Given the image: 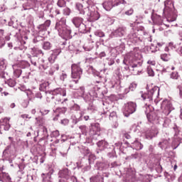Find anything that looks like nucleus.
<instances>
[{"instance_id":"1","label":"nucleus","mask_w":182,"mask_h":182,"mask_svg":"<svg viewBox=\"0 0 182 182\" xmlns=\"http://www.w3.org/2000/svg\"><path fill=\"white\" fill-rule=\"evenodd\" d=\"M160 93V88L159 87H154L150 90H148L145 94L141 95L144 103L146 105L145 113L146 114V117L148 121L150 123H159V116L157 115V112L154 111H150V105L153 103V97L155 96L156 97H159V95Z\"/></svg>"},{"instance_id":"2","label":"nucleus","mask_w":182,"mask_h":182,"mask_svg":"<svg viewBox=\"0 0 182 182\" xmlns=\"http://www.w3.org/2000/svg\"><path fill=\"white\" fill-rule=\"evenodd\" d=\"M65 96H66V89L59 87L53 90L51 93L48 94L46 100L49 103H54L53 106L63 105V103L68 102V98L62 99Z\"/></svg>"},{"instance_id":"3","label":"nucleus","mask_w":182,"mask_h":182,"mask_svg":"<svg viewBox=\"0 0 182 182\" xmlns=\"http://www.w3.org/2000/svg\"><path fill=\"white\" fill-rule=\"evenodd\" d=\"M55 28L63 39H72V30L66 26V18H62L57 22Z\"/></svg>"},{"instance_id":"4","label":"nucleus","mask_w":182,"mask_h":182,"mask_svg":"<svg viewBox=\"0 0 182 182\" xmlns=\"http://www.w3.org/2000/svg\"><path fill=\"white\" fill-rule=\"evenodd\" d=\"M83 73V70L80 68V65L79 64H73L71 66V77L73 79H76L74 80H71L70 83V87L71 89L75 90L76 87H75L74 85H76L77 82H79V79H80Z\"/></svg>"},{"instance_id":"5","label":"nucleus","mask_w":182,"mask_h":182,"mask_svg":"<svg viewBox=\"0 0 182 182\" xmlns=\"http://www.w3.org/2000/svg\"><path fill=\"white\" fill-rule=\"evenodd\" d=\"M31 64L28 61L22 60L12 65L14 70V75L15 77H19L22 75V69H26L29 68Z\"/></svg>"},{"instance_id":"6","label":"nucleus","mask_w":182,"mask_h":182,"mask_svg":"<svg viewBox=\"0 0 182 182\" xmlns=\"http://www.w3.org/2000/svg\"><path fill=\"white\" fill-rule=\"evenodd\" d=\"M141 59V55H140V51L137 50V49H134L133 51H131L125 56L123 63L126 65L127 62H129V65L132 63V62H135V60H140Z\"/></svg>"},{"instance_id":"7","label":"nucleus","mask_w":182,"mask_h":182,"mask_svg":"<svg viewBox=\"0 0 182 182\" xmlns=\"http://www.w3.org/2000/svg\"><path fill=\"white\" fill-rule=\"evenodd\" d=\"M127 2L124 0H108L102 4L105 11H111L112 8L120 6V5H126Z\"/></svg>"},{"instance_id":"8","label":"nucleus","mask_w":182,"mask_h":182,"mask_svg":"<svg viewBox=\"0 0 182 182\" xmlns=\"http://www.w3.org/2000/svg\"><path fill=\"white\" fill-rule=\"evenodd\" d=\"M83 18L75 16L72 18V22L75 28H78L80 33H86V25L83 23Z\"/></svg>"},{"instance_id":"9","label":"nucleus","mask_w":182,"mask_h":182,"mask_svg":"<svg viewBox=\"0 0 182 182\" xmlns=\"http://www.w3.org/2000/svg\"><path fill=\"white\" fill-rule=\"evenodd\" d=\"M137 105L133 102H127L124 105L123 108V113L125 117H129L130 114H133L136 112Z\"/></svg>"},{"instance_id":"10","label":"nucleus","mask_w":182,"mask_h":182,"mask_svg":"<svg viewBox=\"0 0 182 182\" xmlns=\"http://www.w3.org/2000/svg\"><path fill=\"white\" fill-rule=\"evenodd\" d=\"M100 126L98 123L92 124L90 128V134L92 137V140H97V137H100Z\"/></svg>"},{"instance_id":"11","label":"nucleus","mask_w":182,"mask_h":182,"mask_svg":"<svg viewBox=\"0 0 182 182\" xmlns=\"http://www.w3.org/2000/svg\"><path fill=\"white\" fill-rule=\"evenodd\" d=\"M129 70L132 75H139L141 73V63L137 60L132 62L129 65Z\"/></svg>"},{"instance_id":"12","label":"nucleus","mask_w":182,"mask_h":182,"mask_svg":"<svg viewBox=\"0 0 182 182\" xmlns=\"http://www.w3.org/2000/svg\"><path fill=\"white\" fill-rule=\"evenodd\" d=\"M162 109H164L163 112L166 116H168L169 113H171V111L173 110V105L171 102L168 100H164L161 105Z\"/></svg>"},{"instance_id":"13","label":"nucleus","mask_w":182,"mask_h":182,"mask_svg":"<svg viewBox=\"0 0 182 182\" xmlns=\"http://www.w3.org/2000/svg\"><path fill=\"white\" fill-rule=\"evenodd\" d=\"M173 8H174V3L173 0L165 1L164 9V15H168V14H170V12L173 11Z\"/></svg>"},{"instance_id":"14","label":"nucleus","mask_w":182,"mask_h":182,"mask_svg":"<svg viewBox=\"0 0 182 182\" xmlns=\"http://www.w3.org/2000/svg\"><path fill=\"white\" fill-rule=\"evenodd\" d=\"M58 175L60 180H69L70 178H75V176L70 174V171H69V169L68 168L60 171Z\"/></svg>"},{"instance_id":"15","label":"nucleus","mask_w":182,"mask_h":182,"mask_svg":"<svg viewBox=\"0 0 182 182\" xmlns=\"http://www.w3.org/2000/svg\"><path fill=\"white\" fill-rule=\"evenodd\" d=\"M159 134V129L153 127L149 131H146L145 134L146 139L151 140L154 137H156Z\"/></svg>"},{"instance_id":"16","label":"nucleus","mask_w":182,"mask_h":182,"mask_svg":"<svg viewBox=\"0 0 182 182\" xmlns=\"http://www.w3.org/2000/svg\"><path fill=\"white\" fill-rule=\"evenodd\" d=\"M9 120L11 118L6 117L4 119H0V129L4 128V130L8 132L11 129V124H9Z\"/></svg>"},{"instance_id":"17","label":"nucleus","mask_w":182,"mask_h":182,"mask_svg":"<svg viewBox=\"0 0 182 182\" xmlns=\"http://www.w3.org/2000/svg\"><path fill=\"white\" fill-rule=\"evenodd\" d=\"M83 112H76L75 114H73L71 116V120L73 123V124H77L80 120H82V117H83Z\"/></svg>"},{"instance_id":"18","label":"nucleus","mask_w":182,"mask_h":182,"mask_svg":"<svg viewBox=\"0 0 182 182\" xmlns=\"http://www.w3.org/2000/svg\"><path fill=\"white\" fill-rule=\"evenodd\" d=\"M52 174H53V170L50 169V171L47 173H42L43 182H52Z\"/></svg>"},{"instance_id":"19","label":"nucleus","mask_w":182,"mask_h":182,"mask_svg":"<svg viewBox=\"0 0 182 182\" xmlns=\"http://www.w3.org/2000/svg\"><path fill=\"white\" fill-rule=\"evenodd\" d=\"M49 26H50V20H47L44 23L38 26V31L39 32H46Z\"/></svg>"},{"instance_id":"20","label":"nucleus","mask_w":182,"mask_h":182,"mask_svg":"<svg viewBox=\"0 0 182 182\" xmlns=\"http://www.w3.org/2000/svg\"><path fill=\"white\" fill-rule=\"evenodd\" d=\"M165 45L164 43H157V46L151 44L150 49L151 50V52H157V50H161V48H164Z\"/></svg>"},{"instance_id":"21","label":"nucleus","mask_w":182,"mask_h":182,"mask_svg":"<svg viewBox=\"0 0 182 182\" xmlns=\"http://www.w3.org/2000/svg\"><path fill=\"white\" fill-rule=\"evenodd\" d=\"M100 18V14L99 12L94 11H91L90 14V19L92 22H95V21H98Z\"/></svg>"},{"instance_id":"22","label":"nucleus","mask_w":182,"mask_h":182,"mask_svg":"<svg viewBox=\"0 0 182 182\" xmlns=\"http://www.w3.org/2000/svg\"><path fill=\"white\" fill-rule=\"evenodd\" d=\"M83 97H84V100H85V102H90V100H92V99H93V97H97V92H94L93 94H92V92H88V93L84 95Z\"/></svg>"},{"instance_id":"23","label":"nucleus","mask_w":182,"mask_h":182,"mask_svg":"<svg viewBox=\"0 0 182 182\" xmlns=\"http://www.w3.org/2000/svg\"><path fill=\"white\" fill-rule=\"evenodd\" d=\"M0 181H11L9 175L2 171V170H0Z\"/></svg>"},{"instance_id":"24","label":"nucleus","mask_w":182,"mask_h":182,"mask_svg":"<svg viewBox=\"0 0 182 182\" xmlns=\"http://www.w3.org/2000/svg\"><path fill=\"white\" fill-rule=\"evenodd\" d=\"M95 167L96 170L103 171V170H106V168H107V165L103 162H97Z\"/></svg>"},{"instance_id":"25","label":"nucleus","mask_w":182,"mask_h":182,"mask_svg":"<svg viewBox=\"0 0 182 182\" xmlns=\"http://www.w3.org/2000/svg\"><path fill=\"white\" fill-rule=\"evenodd\" d=\"M124 35H126V28H125L121 27L114 31L115 36L122 37V36H124Z\"/></svg>"},{"instance_id":"26","label":"nucleus","mask_w":182,"mask_h":182,"mask_svg":"<svg viewBox=\"0 0 182 182\" xmlns=\"http://www.w3.org/2000/svg\"><path fill=\"white\" fill-rule=\"evenodd\" d=\"M38 65H39L40 69H43L44 70H46V69H48V63L43 59H40L38 61Z\"/></svg>"},{"instance_id":"27","label":"nucleus","mask_w":182,"mask_h":182,"mask_svg":"<svg viewBox=\"0 0 182 182\" xmlns=\"http://www.w3.org/2000/svg\"><path fill=\"white\" fill-rule=\"evenodd\" d=\"M5 69H6V60L1 59L0 60V75L4 73Z\"/></svg>"},{"instance_id":"28","label":"nucleus","mask_w":182,"mask_h":182,"mask_svg":"<svg viewBox=\"0 0 182 182\" xmlns=\"http://www.w3.org/2000/svg\"><path fill=\"white\" fill-rule=\"evenodd\" d=\"M97 146L100 148V150H105L107 146V142L105 141L101 140L97 143Z\"/></svg>"},{"instance_id":"29","label":"nucleus","mask_w":182,"mask_h":182,"mask_svg":"<svg viewBox=\"0 0 182 182\" xmlns=\"http://www.w3.org/2000/svg\"><path fill=\"white\" fill-rule=\"evenodd\" d=\"M132 147L133 149H135V150H141V149H143V144L138 141H135L132 144Z\"/></svg>"},{"instance_id":"30","label":"nucleus","mask_w":182,"mask_h":182,"mask_svg":"<svg viewBox=\"0 0 182 182\" xmlns=\"http://www.w3.org/2000/svg\"><path fill=\"white\" fill-rule=\"evenodd\" d=\"M30 60H31V63L33 65V66H38V62H39L41 59L38 58V55H34L31 57Z\"/></svg>"},{"instance_id":"31","label":"nucleus","mask_w":182,"mask_h":182,"mask_svg":"<svg viewBox=\"0 0 182 182\" xmlns=\"http://www.w3.org/2000/svg\"><path fill=\"white\" fill-rule=\"evenodd\" d=\"M76 9H77L81 15H85V9H83V4L80 3H77Z\"/></svg>"},{"instance_id":"32","label":"nucleus","mask_w":182,"mask_h":182,"mask_svg":"<svg viewBox=\"0 0 182 182\" xmlns=\"http://www.w3.org/2000/svg\"><path fill=\"white\" fill-rule=\"evenodd\" d=\"M5 46V39L4 38V30H0V48Z\"/></svg>"},{"instance_id":"33","label":"nucleus","mask_w":182,"mask_h":182,"mask_svg":"<svg viewBox=\"0 0 182 182\" xmlns=\"http://www.w3.org/2000/svg\"><path fill=\"white\" fill-rule=\"evenodd\" d=\"M137 38V34L136 33V31L134 30H132L129 34H128V39H130L131 41H136V38Z\"/></svg>"},{"instance_id":"34","label":"nucleus","mask_w":182,"mask_h":182,"mask_svg":"<svg viewBox=\"0 0 182 182\" xmlns=\"http://www.w3.org/2000/svg\"><path fill=\"white\" fill-rule=\"evenodd\" d=\"M52 48V44L49 41H46L43 44V49L45 50H50V48Z\"/></svg>"},{"instance_id":"35","label":"nucleus","mask_w":182,"mask_h":182,"mask_svg":"<svg viewBox=\"0 0 182 182\" xmlns=\"http://www.w3.org/2000/svg\"><path fill=\"white\" fill-rule=\"evenodd\" d=\"M48 87H49V82H43L40 85V90H41V92H45V90H48Z\"/></svg>"},{"instance_id":"36","label":"nucleus","mask_w":182,"mask_h":182,"mask_svg":"<svg viewBox=\"0 0 182 182\" xmlns=\"http://www.w3.org/2000/svg\"><path fill=\"white\" fill-rule=\"evenodd\" d=\"M109 120L117 122V114H116V112H112L109 114Z\"/></svg>"},{"instance_id":"37","label":"nucleus","mask_w":182,"mask_h":182,"mask_svg":"<svg viewBox=\"0 0 182 182\" xmlns=\"http://www.w3.org/2000/svg\"><path fill=\"white\" fill-rule=\"evenodd\" d=\"M161 59L163 60L164 62H168V60H170V54H161Z\"/></svg>"},{"instance_id":"38","label":"nucleus","mask_w":182,"mask_h":182,"mask_svg":"<svg viewBox=\"0 0 182 182\" xmlns=\"http://www.w3.org/2000/svg\"><path fill=\"white\" fill-rule=\"evenodd\" d=\"M15 22H18V20H16L15 17L12 16L11 18V21L9 22V26H13V28H16V26H14Z\"/></svg>"},{"instance_id":"39","label":"nucleus","mask_w":182,"mask_h":182,"mask_svg":"<svg viewBox=\"0 0 182 182\" xmlns=\"http://www.w3.org/2000/svg\"><path fill=\"white\" fill-rule=\"evenodd\" d=\"M95 36H99V38L105 37V33L100 30H97L95 31Z\"/></svg>"},{"instance_id":"40","label":"nucleus","mask_w":182,"mask_h":182,"mask_svg":"<svg viewBox=\"0 0 182 182\" xmlns=\"http://www.w3.org/2000/svg\"><path fill=\"white\" fill-rule=\"evenodd\" d=\"M147 73L149 76H154V71L153 70V68L150 65H149L147 68Z\"/></svg>"},{"instance_id":"41","label":"nucleus","mask_w":182,"mask_h":182,"mask_svg":"<svg viewBox=\"0 0 182 182\" xmlns=\"http://www.w3.org/2000/svg\"><path fill=\"white\" fill-rule=\"evenodd\" d=\"M57 5L60 8H63L64 6H66V1H65V0H58Z\"/></svg>"},{"instance_id":"42","label":"nucleus","mask_w":182,"mask_h":182,"mask_svg":"<svg viewBox=\"0 0 182 182\" xmlns=\"http://www.w3.org/2000/svg\"><path fill=\"white\" fill-rule=\"evenodd\" d=\"M168 144V141L166 139V140H163L162 141H160L158 145L159 147L163 149V147H165V146H167Z\"/></svg>"},{"instance_id":"43","label":"nucleus","mask_w":182,"mask_h":182,"mask_svg":"<svg viewBox=\"0 0 182 182\" xmlns=\"http://www.w3.org/2000/svg\"><path fill=\"white\" fill-rule=\"evenodd\" d=\"M68 109L66 107L57 108L56 112L58 113H66Z\"/></svg>"},{"instance_id":"44","label":"nucleus","mask_w":182,"mask_h":182,"mask_svg":"<svg viewBox=\"0 0 182 182\" xmlns=\"http://www.w3.org/2000/svg\"><path fill=\"white\" fill-rule=\"evenodd\" d=\"M63 15H65L67 16H69V15H70V9L65 7L63 9Z\"/></svg>"},{"instance_id":"45","label":"nucleus","mask_w":182,"mask_h":182,"mask_svg":"<svg viewBox=\"0 0 182 182\" xmlns=\"http://www.w3.org/2000/svg\"><path fill=\"white\" fill-rule=\"evenodd\" d=\"M60 52H62V50L60 49H55L54 50H53V55H54L56 58L58 57V55L60 54Z\"/></svg>"},{"instance_id":"46","label":"nucleus","mask_w":182,"mask_h":182,"mask_svg":"<svg viewBox=\"0 0 182 182\" xmlns=\"http://www.w3.org/2000/svg\"><path fill=\"white\" fill-rule=\"evenodd\" d=\"M7 83L10 87H14L16 85V82L14 80H9Z\"/></svg>"},{"instance_id":"47","label":"nucleus","mask_w":182,"mask_h":182,"mask_svg":"<svg viewBox=\"0 0 182 182\" xmlns=\"http://www.w3.org/2000/svg\"><path fill=\"white\" fill-rule=\"evenodd\" d=\"M56 57L53 54H51V55L48 58V61L50 62V63H53Z\"/></svg>"},{"instance_id":"48","label":"nucleus","mask_w":182,"mask_h":182,"mask_svg":"<svg viewBox=\"0 0 182 182\" xmlns=\"http://www.w3.org/2000/svg\"><path fill=\"white\" fill-rule=\"evenodd\" d=\"M60 123L63 124V126H68V124H69V119H61Z\"/></svg>"},{"instance_id":"49","label":"nucleus","mask_w":182,"mask_h":182,"mask_svg":"<svg viewBox=\"0 0 182 182\" xmlns=\"http://www.w3.org/2000/svg\"><path fill=\"white\" fill-rule=\"evenodd\" d=\"M60 134H59V131L55 130L53 131L51 134V137H59Z\"/></svg>"},{"instance_id":"50","label":"nucleus","mask_w":182,"mask_h":182,"mask_svg":"<svg viewBox=\"0 0 182 182\" xmlns=\"http://www.w3.org/2000/svg\"><path fill=\"white\" fill-rule=\"evenodd\" d=\"M23 92H26L28 97H31V95H32V91L31 90H25L23 88L21 89Z\"/></svg>"},{"instance_id":"51","label":"nucleus","mask_w":182,"mask_h":182,"mask_svg":"<svg viewBox=\"0 0 182 182\" xmlns=\"http://www.w3.org/2000/svg\"><path fill=\"white\" fill-rule=\"evenodd\" d=\"M136 87H137V85H136L135 83H132L129 85L128 89L129 90H131V92H133V90H134Z\"/></svg>"},{"instance_id":"52","label":"nucleus","mask_w":182,"mask_h":182,"mask_svg":"<svg viewBox=\"0 0 182 182\" xmlns=\"http://www.w3.org/2000/svg\"><path fill=\"white\" fill-rule=\"evenodd\" d=\"M171 79H175V80L178 79V73H172L171 74Z\"/></svg>"},{"instance_id":"53","label":"nucleus","mask_w":182,"mask_h":182,"mask_svg":"<svg viewBox=\"0 0 182 182\" xmlns=\"http://www.w3.org/2000/svg\"><path fill=\"white\" fill-rule=\"evenodd\" d=\"M133 12H134L133 9H130L129 10L125 11V15H127L128 16H130V15H133Z\"/></svg>"},{"instance_id":"54","label":"nucleus","mask_w":182,"mask_h":182,"mask_svg":"<svg viewBox=\"0 0 182 182\" xmlns=\"http://www.w3.org/2000/svg\"><path fill=\"white\" fill-rule=\"evenodd\" d=\"M66 77H68V75H66V73H63L62 75H60V80H65V79H66Z\"/></svg>"},{"instance_id":"55","label":"nucleus","mask_w":182,"mask_h":182,"mask_svg":"<svg viewBox=\"0 0 182 182\" xmlns=\"http://www.w3.org/2000/svg\"><path fill=\"white\" fill-rule=\"evenodd\" d=\"M51 69H52L53 72H55V70H59V65L55 64L54 65H53Z\"/></svg>"},{"instance_id":"56","label":"nucleus","mask_w":182,"mask_h":182,"mask_svg":"<svg viewBox=\"0 0 182 182\" xmlns=\"http://www.w3.org/2000/svg\"><path fill=\"white\" fill-rule=\"evenodd\" d=\"M168 124H170V119H166L164 120V126L165 127H167V126H168Z\"/></svg>"},{"instance_id":"57","label":"nucleus","mask_w":182,"mask_h":182,"mask_svg":"<svg viewBox=\"0 0 182 182\" xmlns=\"http://www.w3.org/2000/svg\"><path fill=\"white\" fill-rule=\"evenodd\" d=\"M79 129H81V132H82V133H85L86 132V126L85 125L80 126Z\"/></svg>"},{"instance_id":"58","label":"nucleus","mask_w":182,"mask_h":182,"mask_svg":"<svg viewBox=\"0 0 182 182\" xmlns=\"http://www.w3.org/2000/svg\"><path fill=\"white\" fill-rule=\"evenodd\" d=\"M147 63L149 66H156V61L149 60Z\"/></svg>"},{"instance_id":"59","label":"nucleus","mask_w":182,"mask_h":182,"mask_svg":"<svg viewBox=\"0 0 182 182\" xmlns=\"http://www.w3.org/2000/svg\"><path fill=\"white\" fill-rule=\"evenodd\" d=\"M36 54L43 56V52L42 51V50H36Z\"/></svg>"},{"instance_id":"60","label":"nucleus","mask_w":182,"mask_h":182,"mask_svg":"<svg viewBox=\"0 0 182 182\" xmlns=\"http://www.w3.org/2000/svg\"><path fill=\"white\" fill-rule=\"evenodd\" d=\"M73 107V109H74L75 110H77V112L79 111V110H80V106H79V105H74Z\"/></svg>"},{"instance_id":"61","label":"nucleus","mask_w":182,"mask_h":182,"mask_svg":"<svg viewBox=\"0 0 182 182\" xmlns=\"http://www.w3.org/2000/svg\"><path fill=\"white\" fill-rule=\"evenodd\" d=\"M109 66H112V65H114V60L110 59L108 62Z\"/></svg>"},{"instance_id":"62","label":"nucleus","mask_w":182,"mask_h":182,"mask_svg":"<svg viewBox=\"0 0 182 182\" xmlns=\"http://www.w3.org/2000/svg\"><path fill=\"white\" fill-rule=\"evenodd\" d=\"M21 117H22V119H31L28 114H21Z\"/></svg>"},{"instance_id":"63","label":"nucleus","mask_w":182,"mask_h":182,"mask_svg":"<svg viewBox=\"0 0 182 182\" xmlns=\"http://www.w3.org/2000/svg\"><path fill=\"white\" fill-rule=\"evenodd\" d=\"M36 97H37V99H41L42 98V94L41 92H37L36 94Z\"/></svg>"},{"instance_id":"64","label":"nucleus","mask_w":182,"mask_h":182,"mask_svg":"<svg viewBox=\"0 0 182 182\" xmlns=\"http://www.w3.org/2000/svg\"><path fill=\"white\" fill-rule=\"evenodd\" d=\"M80 95H85V87H80Z\"/></svg>"}]
</instances>
